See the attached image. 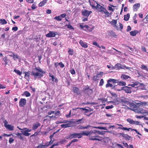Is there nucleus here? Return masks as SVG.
Listing matches in <instances>:
<instances>
[{
	"instance_id": "obj_15",
	"label": "nucleus",
	"mask_w": 148,
	"mask_h": 148,
	"mask_svg": "<svg viewBox=\"0 0 148 148\" xmlns=\"http://www.w3.org/2000/svg\"><path fill=\"white\" fill-rule=\"evenodd\" d=\"M138 89L141 90H147L146 88V86L145 85L143 84H140L139 85L136 87Z\"/></svg>"
},
{
	"instance_id": "obj_11",
	"label": "nucleus",
	"mask_w": 148,
	"mask_h": 148,
	"mask_svg": "<svg viewBox=\"0 0 148 148\" xmlns=\"http://www.w3.org/2000/svg\"><path fill=\"white\" fill-rule=\"evenodd\" d=\"M89 2L90 5L92 8H95L96 6V4H98L94 0H89Z\"/></svg>"
},
{
	"instance_id": "obj_44",
	"label": "nucleus",
	"mask_w": 148,
	"mask_h": 148,
	"mask_svg": "<svg viewBox=\"0 0 148 148\" xmlns=\"http://www.w3.org/2000/svg\"><path fill=\"white\" fill-rule=\"evenodd\" d=\"M83 120H84V119H83V118H82L81 119L77 120L75 122L77 124H79L81 123H83L84 122H81V121Z\"/></svg>"
},
{
	"instance_id": "obj_8",
	"label": "nucleus",
	"mask_w": 148,
	"mask_h": 148,
	"mask_svg": "<svg viewBox=\"0 0 148 148\" xmlns=\"http://www.w3.org/2000/svg\"><path fill=\"white\" fill-rule=\"evenodd\" d=\"M126 121L130 124L139 125H141L139 123L140 122H139L138 121H135L131 119L128 118L127 119Z\"/></svg>"
},
{
	"instance_id": "obj_31",
	"label": "nucleus",
	"mask_w": 148,
	"mask_h": 148,
	"mask_svg": "<svg viewBox=\"0 0 148 148\" xmlns=\"http://www.w3.org/2000/svg\"><path fill=\"white\" fill-rule=\"evenodd\" d=\"M90 127H91V126L88 125L85 127L81 125H79L78 126V128L79 129H87Z\"/></svg>"
},
{
	"instance_id": "obj_47",
	"label": "nucleus",
	"mask_w": 148,
	"mask_h": 148,
	"mask_svg": "<svg viewBox=\"0 0 148 148\" xmlns=\"http://www.w3.org/2000/svg\"><path fill=\"white\" fill-rule=\"evenodd\" d=\"M14 71L18 75H21L22 74V72H21L18 70L15 69L14 70Z\"/></svg>"
},
{
	"instance_id": "obj_51",
	"label": "nucleus",
	"mask_w": 148,
	"mask_h": 148,
	"mask_svg": "<svg viewBox=\"0 0 148 148\" xmlns=\"http://www.w3.org/2000/svg\"><path fill=\"white\" fill-rule=\"evenodd\" d=\"M70 72L72 75H75V71L73 69L70 70Z\"/></svg>"
},
{
	"instance_id": "obj_18",
	"label": "nucleus",
	"mask_w": 148,
	"mask_h": 148,
	"mask_svg": "<svg viewBox=\"0 0 148 148\" xmlns=\"http://www.w3.org/2000/svg\"><path fill=\"white\" fill-rule=\"evenodd\" d=\"M140 6V3H136L133 5V10L134 11H136Z\"/></svg>"
},
{
	"instance_id": "obj_12",
	"label": "nucleus",
	"mask_w": 148,
	"mask_h": 148,
	"mask_svg": "<svg viewBox=\"0 0 148 148\" xmlns=\"http://www.w3.org/2000/svg\"><path fill=\"white\" fill-rule=\"evenodd\" d=\"M116 125H117L119 126H121V127H118V129H122V130H127L128 131H129L130 129L131 130V131H132V130L134 131V130H135V129H132L131 128H128L127 127H123V125H122L120 124H116Z\"/></svg>"
},
{
	"instance_id": "obj_34",
	"label": "nucleus",
	"mask_w": 148,
	"mask_h": 148,
	"mask_svg": "<svg viewBox=\"0 0 148 148\" xmlns=\"http://www.w3.org/2000/svg\"><path fill=\"white\" fill-rule=\"evenodd\" d=\"M47 2V1L46 0H44L41 2H40V3H39L38 4L39 6L42 7Z\"/></svg>"
},
{
	"instance_id": "obj_40",
	"label": "nucleus",
	"mask_w": 148,
	"mask_h": 148,
	"mask_svg": "<svg viewBox=\"0 0 148 148\" xmlns=\"http://www.w3.org/2000/svg\"><path fill=\"white\" fill-rule=\"evenodd\" d=\"M120 136H121L123 137L126 138H127L128 137L130 138V137L127 134H125L124 133H120L119 134Z\"/></svg>"
},
{
	"instance_id": "obj_24",
	"label": "nucleus",
	"mask_w": 148,
	"mask_h": 148,
	"mask_svg": "<svg viewBox=\"0 0 148 148\" xmlns=\"http://www.w3.org/2000/svg\"><path fill=\"white\" fill-rule=\"evenodd\" d=\"M92 44L95 46H97V47L100 48L101 47L102 49H105L106 48L105 47L103 46H101V47H100V46L99 44H98V43L96 42L93 41L92 42Z\"/></svg>"
},
{
	"instance_id": "obj_62",
	"label": "nucleus",
	"mask_w": 148,
	"mask_h": 148,
	"mask_svg": "<svg viewBox=\"0 0 148 148\" xmlns=\"http://www.w3.org/2000/svg\"><path fill=\"white\" fill-rule=\"evenodd\" d=\"M111 23H112V24H114L115 25H116V24L117 23V21H116V20H113L111 21Z\"/></svg>"
},
{
	"instance_id": "obj_56",
	"label": "nucleus",
	"mask_w": 148,
	"mask_h": 148,
	"mask_svg": "<svg viewBox=\"0 0 148 148\" xmlns=\"http://www.w3.org/2000/svg\"><path fill=\"white\" fill-rule=\"evenodd\" d=\"M114 107L113 106L111 105L110 106H107L105 108L106 109H109L112 108Z\"/></svg>"
},
{
	"instance_id": "obj_52",
	"label": "nucleus",
	"mask_w": 148,
	"mask_h": 148,
	"mask_svg": "<svg viewBox=\"0 0 148 148\" xmlns=\"http://www.w3.org/2000/svg\"><path fill=\"white\" fill-rule=\"evenodd\" d=\"M71 110L69 112L68 114H66L65 116L67 118H69L71 117Z\"/></svg>"
},
{
	"instance_id": "obj_63",
	"label": "nucleus",
	"mask_w": 148,
	"mask_h": 148,
	"mask_svg": "<svg viewBox=\"0 0 148 148\" xmlns=\"http://www.w3.org/2000/svg\"><path fill=\"white\" fill-rule=\"evenodd\" d=\"M18 29V28L17 27H13L12 28V30L15 31H17Z\"/></svg>"
},
{
	"instance_id": "obj_20",
	"label": "nucleus",
	"mask_w": 148,
	"mask_h": 148,
	"mask_svg": "<svg viewBox=\"0 0 148 148\" xmlns=\"http://www.w3.org/2000/svg\"><path fill=\"white\" fill-rule=\"evenodd\" d=\"M77 135V133H74L73 134H71L69 136L68 138L71 139L73 138H76Z\"/></svg>"
},
{
	"instance_id": "obj_26",
	"label": "nucleus",
	"mask_w": 148,
	"mask_h": 148,
	"mask_svg": "<svg viewBox=\"0 0 148 148\" xmlns=\"http://www.w3.org/2000/svg\"><path fill=\"white\" fill-rule=\"evenodd\" d=\"M116 86V85H114V86H113V85L110 83H108L107 84H106V88H108V87H112V88L113 89H115V87Z\"/></svg>"
},
{
	"instance_id": "obj_36",
	"label": "nucleus",
	"mask_w": 148,
	"mask_h": 148,
	"mask_svg": "<svg viewBox=\"0 0 148 148\" xmlns=\"http://www.w3.org/2000/svg\"><path fill=\"white\" fill-rule=\"evenodd\" d=\"M21 132L25 136H29L31 134L30 133H29L28 132H26L24 131H22Z\"/></svg>"
},
{
	"instance_id": "obj_60",
	"label": "nucleus",
	"mask_w": 148,
	"mask_h": 148,
	"mask_svg": "<svg viewBox=\"0 0 148 148\" xmlns=\"http://www.w3.org/2000/svg\"><path fill=\"white\" fill-rule=\"evenodd\" d=\"M103 72H100L99 73H98L97 75H98L99 77H101L103 74Z\"/></svg>"
},
{
	"instance_id": "obj_2",
	"label": "nucleus",
	"mask_w": 148,
	"mask_h": 148,
	"mask_svg": "<svg viewBox=\"0 0 148 148\" xmlns=\"http://www.w3.org/2000/svg\"><path fill=\"white\" fill-rule=\"evenodd\" d=\"M45 73L40 67H36L33 69L31 72V75L33 76L34 79H36L37 78L40 79L43 77V74Z\"/></svg>"
},
{
	"instance_id": "obj_1",
	"label": "nucleus",
	"mask_w": 148,
	"mask_h": 148,
	"mask_svg": "<svg viewBox=\"0 0 148 148\" xmlns=\"http://www.w3.org/2000/svg\"><path fill=\"white\" fill-rule=\"evenodd\" d=\"M97 130H92L90 131H85V136L90 138L89 139L94 140L101 141L102 138L97 135Z\"/></svg>"
},
{
	"instance_id": "obj_28",
	"label": "nucleus",
	"mask_w": 148,
	"mask_h": 148,
	"mask_svg": "<svg viewBox=\"0 0 148 148\" xmlns=\"http://www.w3.org/2000/svg\"><path fill=\"white\" fill-rule=\"evenodd\" d=\"M114 67L117 69H122V65L120 63H117L115 65Z\"/></svg>"
},
{
	"instance_id": "obj_61",
	"label": "nucleus",
	"mask_w": 148,
	"mask_h": 148,
	"mask_svg": "<svg viewBox=\"0 0 148 148\" xmlns=\"http://www.w3.org/2000/svg\"><path fill=\"white\" fill-rule=\"evenodd\" d=\"M140 107L136 109H135V112H137V113H140V112H139L140 111Z\"/></svg>"
},
{
	"instance_id": "obj_42",
	"label": "nucleus",
	"mask_w": 148,
	"mask_h": 148,
	"mask_svg": "<svg viewBox=\"0 0 148 148\" xmlns=\"http://www.w3.org/2000/svg\"><path fill=\"white\" fill-rule=\"evenodd\" d=\"M103 12H104V14L107 16V17H110V14L109 12H108V11L106 10V8L103 11Z\"/></svg>"
},
{
	"instance_id": "obj_9",
	"label": "nucleus",
	"mask_w": 148,
	"mask_h": 148,
	"mask_svg": "<svg viewBox=\"0 0 148 148\" xmlns=\"http://www.w3.org/2000/svg\"><path fill=\"white\" fill-rule=\"evenodd\" d=\"M27 100L25 98H21L19 102V105L21 107H23L26 103Z\"/></svg>"
},
{
	"instance_id": "obj_37",
	"label": "nucleus",
	"mask_w": 148,
	"mask_h": 148,
	"mask_svg": "<svg viewBox=\"0 0 148 148\" xmlns=\"http://www.w3.org/2000/svg\"><path fill=\"white\" fill-rule=\"evenodd\" d=\"M16 135L18 136V137L20 138L21 140H23L24 139V138L23 136H22V134L20 133H17Z\"/></svg>"
},
{
	"instance_id": "obj_3",
	"label": "nucleus",
	"mask_w": 148,
	"mask_h": 148,
	"mask_svg": "<svg viewBox=\"0 0 148 148\" xmlns=\"http://www.w3.org/2000/svg\"><path fill=\"white\" fill-rule=\"evenodd\" d=\"M82 91L84 93L88 96L92 95L93 92V89L90 88V87L88 85L83 88Z\"/></svg>"
},
{
	"instance_id": "obj_14",
	"label": "nucleus",
	"mask_w": 148,
	"mask_h": 148,
	"mask_svg": "<svg viewBox=\"0 0 148 148\" xmlns=\"http://www.w3.org/2000/svg\"><path fill=\"white\" fill-rule=\"evenodd\" d=\"M72 91L74 93H75L77 95L80 94L79 88L77 87H73Z\"/></svg>"
},
{
	"instance_id": "obj_38",
	"label": "nucleus",
	"mask_w": 148,
	"mask_h": 148,
	"mask_svg": "<svg viewBox=\"0 0 148 148\" xmlns=\"http://www.w3.org/2000/svg\"><path fill=\"white\" fill-rule=\"evenodd\" d=\"M80 109H82V110H85V113H88V112H90L93 111L92 109H90L89 110V109H85L83 108H80Z\"/></svg>"
},
{
	"instance_id": "obj_22",
	"label": "nucleus",
	"mask_w": 148,
	"mask_h": 148,
	"mask_svg": "<svg viewBox=\"0 0 148 148\" xmlns=\"http://www.w3.org/2000/svg\"><path fill=\"white\" fill-rule=\"evenodd\" d=\"M9 53H12V54H13V55H9V56L13 57V58L14 60H16V59H18V56L17 55H15L12 51L9 52Z\"/></svg>"
},
{
	"instance_id": "obj_5",
	"label": "nucleus",
	"mask_w": 148,
	"mask_h": 148,
	"mask_svg": "<svg viewBox=\"0 0 148 148\" xmlns=\"http://www.w3.org/2000/svg\"><path fill=\"white\" fill-rule=\"evenodd\" d=\"M3 122L4 123V126L6 129L10 131H13L14 130V127L10 125H8V122L6 120H4Z\"/></svg>"
},
{
	"instance_id": "obj_4",
	"label": "nucleus",
	"mask_w": 148,
	"mask_h": 148,
	"mask_svg": "<svg viewBox=\"0 0 148 148\" xmlns=\"http://www.w3.org/2000/svg\"><path fill=\"white\" fill-rule=\"evenodd\" d=\"M132 87L125 86V87H123L121 89H117V90L118 91H119L121 90H123L126 93H130L132 92Z\"/></svg>"
},
{
	"instance_id": "obj_50",
	"label": "nucleus",
	"mask_w": 148,
	"mask_h": 148,
	"mask_svg": "<svg viewBox=\"0 0 148 148\" xmlns=\"http://www.w3.org/2000/svg\"><path fill=\"white\" fill-rule=\"evenodd\" d=\"M50 138L51 139V140L49 142L47 143H46V146L47 147L49 145L52 144V143H53V141H52V140H51L52 136H50Z\"/></svg>"
},
{
	"instance_id": "obj_57",
	"label": "nucleus",
	"mask_w": 148,
	"mask_h": 148,
	"mask_svg": "<svg viewBox=\"0 0 148 148\" xmlns=\"http://www.w3.org/2000/svg\"><path fill=\"white\" fill-rule=\"evenodd\" d=\"M66 140L65 139H63L60 142H58L59 144H63L65 142Z\"/></svg>"
},
{
	"instance_id": "obj_21",
	"label": "nucleus",
	"mask_w": 148,
	"mask_h": 148,
	"mask_svg": "<svg viewBox=\"0 0 148 148\" xmlns=\"http://www.w3.org/2000/svg\"><path fill=\"white\" fill-rule=\"evenodd\" d=\"M49 76L50 77H51L53 81H54L56 82H58V80L54 76L52 75L51 73H49Z\"/></svg>"
},
{
	"instance_id": "obj_39",
	"label": "nucleus",
	"mask_w": 148,
	"mask_h": 148,
	"mask_svg": "<svg viewBox=\"0 0 148 148\" xmlns=\"http://www.w3.org/2000/svg\"><path fill=\"white\" fill-rule=\"evenodd\" d=\"M73 50L71 48L68 49V53L69 55H72L73 54Z\"/></svg>"
},
{
	"instance_id": "obj_54",
	"label": "nucleus",
	"mask_w": 148,
	"mask_h": 148,
	"mask_svg": "<svg viewBox=\"0 0 148 148\" xmlns=\"http://www.w3.org/2000/svg\"><path fill=\"white\" fill-rule=\"evenodd\" d=\"M24 131H25L26 132H30L32 131V129H30L27 128H24Z\"/></svg>"
},
{
	"instance_id": "obj_55",
	"label": "nucleus",
	"mask_w": 148,
	"mask_h": 148,
	"mask_svg": "<svg viewBox=\"0 0 148 148\" xmlns=\"http://www.w3.org/2000/svg\"><path fill=\"white\" fill-rule=\"evenodd\" d=\"M103 83L104 81L103 79H101L99 83V85L100 86H102L103 85Z\"/></svg>"
},
{
	"instance_id": "obj_59",
	"label": "nucleus",
	"mask_w": 148,
	"mask_h": 148,
	"mask_svg": "<svg viewBox=\"0 0 148 148\" xmlns=\"http://www.w3.org/2000/svg\"><path fill=\"white\" fill-rule=\"evenodd\" d=\"M14 141V139L13 138H10L9 140V142L10 143H13Z\"/></svg>"
},
{
	"instance_id": "obj_64",
	"label": "nucleus",
	"mask_w": 148,
	"mask_h": 148,
	"mask_svg": "<svg viewBox=\"0 0 148 148\" xmlns=\"http://www.w3.org/2000/svg\"><path fill=\"white\" fill-rule=\"evenodd\" d=\"M141 49L144 52H146V49L145 47L144 46H143L141 47Z\"/></svg>"
},
{
	"instance_id": "obj_16",
	"label": "nucleus",
	"mask_w": 148,
	"mask_h": 148,
	"mask_svg": "<svg viewBox=\"0 0 148 148\" xmlns=\"http://www.w3.org/2000/svg\"><path fill=\"white\" fill-rule=\"evenodd\" d=\"M40 123L38 122L34 123L32 127V130H35L36 129H37L38 127L40 126Z\"/></svg>"
},
{
	"instance_id": "obj_10",
	"label": "nucleus",
	"mask_w": 148,
	"mask_h": 148,
	"mask_svg": "<svg viewBox=\"0 0 148 148\" xmlns=\"http://www.w3.org/2000/svg\"><path fill=\"white\" fill-rule=\"evenodd\" d=\"M95 8L99 12H103L105 8H104L103 6L99 4L98 3L96 5Z\"/></svg>"
},
{
	"instance_id": "obj_33",
	"label": "nucleus",
	"mask_w": 148,
	"mask_h": 148,
	"mask_svg": "<svg viewBox=\"0 0 148 148\" xmlns=\"http://www.w3.org/2000/svg\"><path fill=\"white\" fill-rule=\"evenodd\" d=\"M7 21L6 20L3 18L0 19V23L2 25L6 24L7 23Z\"/></svg>"
},
{
	"instance_id": "obj_13",
	"label": "nucleus",
	"mask_w": 148,
	"mask_h": 148,
	"mask_svg": "<svg viewBox=\"0 0 148 148\" xmlns=\"http://www.w3.org/2000/svg\"><path fill=\"white\" fill-rule=\"evenodd\" d=\"M55 115L54 116H51L47 115L46 117L47 118H49L50 119H51V118L53 117H55L56 116H60L61 115L60 112L59 110H57L54 113Z\"/></svg>"
},
{
	"instance_id": "obj_41",
	"label": "nucleus",
	"mask_w": 148,
	"mask_h": 148,
	"mask_svg": "<svg viewBox=\"0 0 148 148\" xmlns=\"http://www.w3.org/2000/svg\"><path fill=\"white\" fill-rule=\"evenodd\" d=\"M118 85L119 86H125L126 85V83L124 82H118Z\"/></svg>"
},
{
	"instance_id": "obj_6",
	"label": "nucleus",
	"mask_w": 148,
	"mask_h": 148,
	"mask_svg": "<svg viewBox=\"0 0 148 148\" xmlns=\"http://www.w3.org/2000/svg\"><path fill=\"white\" fill-rule=\"evenodd\" d=\"M58 34L57 32L50 31L49 33L45 35V36L49 38L55 37L56 35Z\"/></svg>"
},
{
	"instance_id": "obj_58",
	"label": "nucleus",
	"mask_w": 148,
	"mask_h": 148,
	"mask_svg": "<svg viewBox=\"0 0 148 148\" xmlns=\"http://www.w3.org/2000/svg\"><path fill=\"white\" fill-rule=\"evenodd\" d=\"M60 16L62 19V18H64L66 16V13H64L60 15Z\"/></svg>"
},
{
	"instance_id": "obj_45",
	"label": "nucleus",
	"mask_w": 148,
	"mask_h": 148,
	"mask_svg": "<svg viewBox=\"0 0 148 148\" xmlns=\"http://www.w3.org/2000/svg\"><path fill=\"white\" fill-rule=\"evenodd\" d=\"M54 19L57 21H61L62 19L60 15L58 16H56L54 17Z\"/></svg>"
},
{
	"instance_id": "obj_43",
	"label": "nucleus",
	"mask_w": 148,
	"mask_h": 148,
	"mask_svg": "<svg viewBox=\"0 0 148 148\" xmlns=\"http://www.w3.org/2000/svg\"><path fill=\"white\" fill-rule=\"evenodd\" d=\"M92 79L95 81H96L99 79V77L98 75H94L92 77Z\"/></svg>"
},
{
	"instance_id": "obj_7",
	"label": "nucleus",
	"mask_w": 148,
	"mask_h": 148,
	"mask_svg": "<svg viewBox=\"0 0 148 148\" xmlns=\"http://www.w3.org/2000/svg\"><path fill=\"white\" fill-rule=\"evenodd\" d=\"M82 13L83 16L88 17L90 14L92 13V12L91 11H88L84 9L82 10Z\"/></svg>"
},
{
	"instance_id": "obj_32",
	"label": "nucleus",
	"mask_w": 148,
	"mask_h": 148,
	"mask_svg": "<svg viewBox=\"0 0 148 148\" xmlns=\"http://www.w3.org/2000/svg\"><path fill=\"white\" fill-rule=\"evenodd\" d=\"M130 17V14L129 13H128L127 14L125 15L124 16V20L126 21H127L129 20Z\"/></svg>"
},
{
	"instance_id": "obj_30",
	"label": "nucleus",
	"mask_w": 148,
	"mask_h": 148,
	"mask_svg": "<svg viewBox=\"0 0 148 148\" xmlns=\"http://www.w3.org/2000/svg\"><path fill=\"white\" fill-rule=\"evenodd\" d=\"M141 69L142 70H145L148 72V68L147 66L144 64H142L141 65L140 67Z\"/></svg>"
},
{
	"instance_id": "obj_29",
	"label": "nucleus",
	"mask_w": 148,
	"mask_h": 148,
	"mask_svg": "<svg viewBox=\"0 0 148 148\" xmlns=\"http://www.w3.org/2000/svg\"><path fill=\"white\" fill-rule=\"evenodd\" d=\"M25 77L26 79H29L30 76V71H28L27 72H25Z\"/></svg>"
},
{
	"instance_id": "obj_17",
	"label": "nucleus",
	"mask_w": 148,
	"mask_h": 148,
	"mask_svg": "<svg viewBox=\"0 0 148 148\" xmlns=\"http://www.w3.org/2000/svg\"><path fill=\"white\" fill-rule=\"evenodd\" d=\"M79 43L82 47L84 48H87L88 47L87 43L86 42H84L82 40H80Z\"/></svg>"
},
{
	"instance_id": "obj_23",
	"label": "nucleus",
	"mask_w": 148,
	"mask_h": 148,
	"mask_svg": "<svg viewBox=\"0 0 148 148\" xmlns=\"http://www.w3.org/2000/svg\"><path fill=\"white\" fill-rule=\"evenodd\" d=\"M138 33V31L137 30H135L131 31L130 32V35L132 36H136L137 34Z\"/></svg>"
},
{
	"instance_id": "obj_46",
	"label": "nucleus",
	"mask_w": 148,
	"mask_h": 148,
	"mask_svg": "<svg viewBox=\"0 0 148 148\" xmlns=\"http://www.w3.org/2000/svg\"><path fill=\"white\" fill-rule=\"evenodd\" d=\"M24 94L26 97H29L31 96L30 93L27 91H25L24 92Z\"/></svg>"
},
{
	"instance_id": "obj_53",
	"label": "nucleus",
	"mask_w": 148,
	"mask_h": 148,
	"mask_svg": "<svg viewBox=\"0 0 148 148\" xmlns=\"http://www.w3.org/2000/svg\"><path fill=\"white\" fill-rule=\"evenodd\" d=\"M58 65H59L60 67L62 68H63L64 66V64L62 62H60L58 63Z\"/></svg>"
},
{
	"instance_id": "obj_48",
	"label": "nucleus",
	"mask_w": 148,
	"mask_h": 148,
	"mask_svg": "<svg viewBox=\"0 0 148 148\" xmlns=\"http://www.w3.org/2000/svg\"><path fill=\"white\" fill-rule=\"evenodd\" d=\"M98 100H101L102 103H103L104 102H105L107 101V99H106L105 98H98Z\"/></svg>"
},
{
	"instance_id": "obj_35",
	"label": "nucleus",
	"mask_w": 148,
	"mask_h": 148,
	"mask_svg": "<svg viewBox=\"0 0 148 148\" xmlns=\"http://www.w3.org/2000/svg\"><path fill=\"white\" fill-rule=\"evenodd\" d=\"M140 111L139 112H140V113L142 114H144L148 113V112L146 110H144L142 108H140Z\"/></svg>"
},
{
	"instance_id": "obj_27",
	"label": "nucleus",
	"mask_w": 148,
	"mask_h": 148,
	"mask_svg": "<svg viewBox=\"0 0 148 148\" xmlns=\"http://www.w3.org/2000/svg\"><path fill=\"white\" fill-rule=\"evenodd\" d=\"M62 127L66 128L68 127H69L71 126V124L69 123L63 124L61 125Z\"/></svg>"
},
{
	"instance_id": "obj_19",
	"label": "nucleus",
	"mask_w": 148,
	"mask_h": 148,
	"mask_svg": "<svg viewBox=\"0 0 148 148\" xmlns=\"http://www.w3.org/2000/svg\"><path fill=\"white\" fill-rule=\"evenodd\" d=\"M85 136V131L82 132L81 133H77V138H81L82 137V136Z\"/></svg>"
},
{
	"instance_id": "obj_25",
	"label": "nucleus",
	"mask_w": 148,
	"mask_h": 148,
	"mask_svg": "<svg viewBox=\"0 0 148 148\" xmlns=\"http://www.w3.org/2000/svg\"><path fill=\"white\" fill-rule=\"evenodd\" d=\"M121 79H126L128 78H130V77L129 76L126 75L125 74H122L121 77Z\"/></svg>"
},
{
	"instance_id": "obj_49",
	"label": "nucleus",
	"mask_w": 148,
	"mask_h": 148,
	"mask_svg": "<svg viewBox=\"0 0 148 148\" xmlns=\"http://www.w3.org/2000/svg\"><path fill=\"white\" fill-rule=\"evenodd\" d=\"M66 26H67L68 28H69L70 29H74L73 27L71 25L69 24L68 25H65V27Z\"/></svg>"
}]
</instances>
